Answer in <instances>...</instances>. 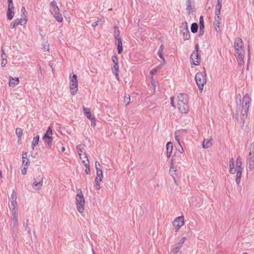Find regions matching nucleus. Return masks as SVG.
Listing matches in <instances>:
<instances>
[{
  "label": "nucleus",
  "mask_w": 254,
  "mask_h": 254,
  "mask_svg": "<svg viewBox=\"0 0 254 254\" xmlns=\"http://www.w3.org/2000/svg\"><path fill=\"white\" fill-rule=\"evenodd\" d=\"M43 184V177L39 175L34 179V182L32 184V188L36 190H41Z\"/></svg>",
  "instance_id": "6"
},
{
  "label": "nucleus",
  "mask_w": 254,
  "mask_h": 254,
  "mask_svg": "<svg viewBox=\"0 0 254 254\" xmlns=\"http://www.w3.org/2000/svg\"><path fill=\"white\" fill-rule=\"evenodd\" d=\"M204 28H199V34H198L199 37H200L203 35L204 32Z\"/></svg>",
  "instance_id": "63"
},
{
  "label": "nucleus",
  "mask_w": 254,
  "mask_h": 254,
  "mask_svg": "<svg viewBox=\"0 0 254 254\" xmlns=\"http://www.w3.org/2000/svg\"><path fill=\"white\" fill-rule=\"evenodd\" d=\"M157 55L159 56V57L164 61V63H166L165 58H164L163 56V52H159L158 51L157 52Z\"/></svg>",
  "instance_id": "52"
},
{
  "label": "nucleus",
  "mask_w": 254,
  "mask_h": 254,
  "mask_svg": "<svg viewBox=\"0 0 254 254\" xmlns=\"http://www.w3.org/2000/svg\"><path fill=\"white\" fill-rule=\"evenodd\" d=\"M243 109L242 110V118L241 119L243 121V125L245 123V121L247 118L248 112L249 110V107H247L245 108V107H242Z\"/></svg>",
  "instance_id": "18"
},
{
  "label": "nucleus",
  "mask_w": 254,
  "mask_h": 254,
  "mask_svg": "<svg viewBox=\"0 0 254 254\" xmlns=\"http://www.w3.org/2000/svg\"><path fill=\"white\" fill-rule=\"evenodd\" d=\"M21 15L23 18H25L27 14V11H26L25 8L23 6L21 9Z\"/></svg>",
  "instance_id": "45"
},
{
  "label": "nucleus",
  "mask_w": 254,
  "mask_h": 254,
  "mask_svg": "<svg viewBox=\"0 0 254 254\" xmlns=\"http://www.w3.org/2000/svg\"><path fill=\"white\" fill-rule=\"evenodd\" d=\"M42 46L44 51H48L49 50V44L47 42L42 44Z\"/></svg>",
  "instance_id": "51"
},
{
  "label": "nucleus",
  "mask_w": 254,
  "mask_h": 254,
  "mask_svg": "<svg viewBox=\"0 0 254 254\" xmlns=\"http://www.w3.org/2000/svg\"><path fill=\"white\" fill-rule=\"evenodd\" d=\"M236 178H241L242 170H236Z\"/></svg>",
  "instance_id": "59"
},
{
  "label": "nucleus",
  "mask_w": 254,
  "mask_h": 254,
  "mask_svg": "<svg viewBox=\"0 0 254 254\" xmlns=\"http://www.w3.org/2000/svg\"><path fill=\"white\" fill-rule=\"evenodd\" d=\"M235 56L237 57H244V49H235Z\"/></svg>",
  "instance_id": "26"
},
{
  "label": "nucleus",
  "mask_w": 254,
  "mask_h": 254,
  "mask_svg": "<svg viewBox=\"0 0 254 254\" xmlns=\"http://www.w3.org/2000/svg\"><path fill=\"white\" fill-rule=\"evenodd\" d=\"M221 8H222V6H219V5H216L215 10V15H220Z\"/></svg>",
  "instance_id": "37"
},
{
  "label": "nucleus",
  "mask_w": 254,
  "mask_h": 254,
  "mask_svg": "<svg viewBox=\"0 0 254 254\" xmlns=\"http://www.w3.org/2000/svg\"><path fill=\"white\" fill-rule=\"evenodd\" d=\"M12 218H18V212H17L16 207H12Z\"/></svg>",
  "instance_id": "35"
},
{
  "label": "nucleus",
  "mask_w": 254,
  "mask_h": 254,
  "mask_svg": "<svg viewBox=\"0 0 254 254\" xmlns=\"http://www.w3.org/2000/svg\"><path fill=\"white\" fill-rule=\"evenodd\" d=\"M169 172L171 176L175 179L177 175V169L174 165H170Z\"/></svg>",
  "instance_id": "23"
},
{
  "label": "nucleus",
  "mask_w": 254,
  "mask_h": 254,
  "mask_svg": "<svg viewBox=\"0 0 254 254\" xmlns=\"http://www.w3.org/2000/svg\"><path fill=\"white\" fill-rule=\"evenodd\" d=\"M83 112L85 115L88 119H90V118L92 117L89 109L83 107Z\"/></svg>",
  "instance_id": "31"
},
{
  "label": "nucleus",
  "mask_w": 254,
  "mask_h": 254,
  "mask_svg": "<svg viewBox=\"0 0 254 254\" xmlns=\"http://www.w3.org/2000/svg\"><path fill=\"white\" fill-rule=\"evenodd\" d=\"M43 141L46 143L48 148H50L52 146V142L53 140L52 135L44 134L42 137Z\"/></svg>",
  "instance_id": "10"
},
{
  "label": "nucleus",
  "mask_w": 254,
  "mask_h": 254,
  "mask_svg": "<svg viewBox=\"0 0 254 254\" xmlns=\"http://www.w3.org/2000/svg\"><path fill=\"white\" fill-rule=\"evenodd\" d=\"M91 121V126L92 127H94L95 126L96 124V120H95V119L94 118V117H92L91 118H90V119H89Z\"/></svg>",
  "instance_id": "56"
},
{
  "label": "nucleus",
  "mask_w": 254,
  "mask_h": 254,
  "mask_svg": "<svg viewBox=\"0 0 254 254\" xmlns=\"http://www.w3.org/2000/svg\"><path fill=\"white\" fill-rule=\"evenodd\" d=\"M117 50L118 54H121L123 52V49L122 39H119L117 40Z\"/></svg>",
  "instance_id": "22"
},
{
  "label": "nucleus",
  "mask_w": 254,
  "mask_h": 254,
  "mask_svg": "<svg viewBox=\"0 0 254 254\" xmlns=\"http://www.w3.org/2000/svg\"><path fill=\"white\" fill-rule=\"evenodd\" d=\"M166 154L168 158L170 157L172 150H173V143L171 142H168L166 144Z\"/></svg>",
  "instance_id": "17"
},
{
  "label": "nucleus",
  "mask_w": 254,
  "mask_h": 254,
  "mask_svg": "<svg viewBox=\"0 0 254 254\" xmlns=\"http://www.w3.org/2000/svg\"><path fill=\"white\" fill-rule=\"evenodd\" d=\"M178 107L182 114H187L189 111V96L187 94L180 93L177 96Z\"/></svg>",
  "instance_id": "1"
},
{
  "label": "nucleus",
  "mask_w": 254,
  "mask_h": 254,
  "mask_svg": "<svg viewBox=\"0 0 254 254\" xmlns=\"http://www.w3.org/2000/svg\"><path fill=\"white\" fill-rule=\"evenodd\" d=\"M254 168V163L249 162L247 171H252Z\"/></svg>",
  "instance_id": "48"
},
{
  "label": "nucleus",
  "mask_w": 254,
  "mask_h": 254,
  "mask_svg": "<svg viewBox=\"0 0 254 254\" xmlns=\"http://www.w3.org/2000/svg\"><path fill=\"white\" fill-rule=\"evenodd\" d=\"M236 58L237 59L238 64L239 66H242L244 64V57H237Z\"/></svg>",
  "instance_id": "38"
},
{
  "label": "nucleus",
  "mask_w": 254,
  "mask_h": 254,
  "mask_svg": "<svg viewBox=\"0 0 254 254\" xmlns=\"http://www.w3.org/2000/svg\"><path fill=\"white\" fill-rule=\"evenodd\" d=\"M15 133L19 139H20L22 135V130L21 128L17 127L16 128Z\"/></svg>",
  "instance_id": "36"
},
{
  "label": "nucleus",
  "mask_w": 254,
  "mask_h": 254,
  "mask_svg": "<svg viewBox=\"0 0 254 254\" xmlns=\"http://www.w3.org/2000/svg\"><path fill=\"white\" fill-rule=\"evenodd\" d=\"M182 247V246L179 245L178 244L177 246L173 250V253L174 254H177L179 252Z\"/></svg>",
  "instance_id": "43"
},
{
  "label": "nucleus",
  "mask_w": 254,
  "mask_h": 254,
  "mask_svg": "<svg viewBox=\"0 0 254 254\" xmlns=\"http://www.w3.org/2000/svg\"><path fill=\"white\" fill-rule=\"evenodd\" d=\"M199 28H204L203 17L202 15H201L199 17Z\"/></svg>",
  "instance_id": "41"
},
{
  "label": "nucleus",
  "mask_w": 254,
  "mask_h": 254,
  "mask_svg": "<svg viewBox=\"0 0 254 254\" xmlns=\"http://www.w3.org/2000/svg\"><path fill=\"white\" fill-rule=\"evenodd\" d=\"M95 168L97 174L96 177H99V181H102L103 178V172L100 164L97 161L95 162Z\"/></svg>",
  "instance_id": "9"
},
{
  "label": "nucleus",
  "mask_w": 254,
  "mask_h": 254,
  "mask_svg": "<svg viewBox=\"0 0 254 254\" xmlns=\"http://www.w3.org/2000/svg\"><path fill=\"white\" fill-rule=\"evenodd\" d=\"M51 6L52 7V9L51 10V11H55L56 10L58 11L59 9H60L59 7L58 6L57 2H56V1L55 0H53L51 2Z\"/></svg>",
  "instance_id": "33"
},
{
  "label": "nucleus",
  "mask_w": 254,
  "mask_h": 254,
  "mask_svg": "<svg viewBox=\"0 0 254 254\" xmlns=\"http://www.w3.org/2000/svg\"><path fill=\"white\" fill-rule=\"evenodd\" d=\"M19 82V78L18 77L13 78L12 77H9V86L10 87H14Z\"/></svg>",
  "instance_id": "16"
},
{
  "label": "nucleus",
  "mask_w": 254,
  "mask_h": 254,
  "mask_svg": "<svg viewBox=\"0 0 254 254\" xmlns=\"http://www.w3.org/2000/svg\"><path fill=\"white\" fill-rule=\"evenodd\" d=\"M85 146V145L84 144H79L78 145L76 146V149L77 150V152L78 153V155H79L80 156V158L81 159H82V158L83 157V153H84L82 150V149Z\"/></svg>",
  "instance_id": "20"
},
{
  "label": "nucleus",
  "mask_w": 254,
  "mask_h": 254,
  "mask_svg": "<svg viewBox=\"0 0 254 254\" xmlns=\"http://www.w3.org/2000/svg\"><path fill=\"white\" fill-rule=\"evenodd\" d=\"M250 97L248 94H246L243 98V104L242 107H245L247 108V107L249 108Z\"/></svg>",
  "instance_id": "14"
},
{
  "label": "nucleus",
  "mask_w": 254,
  "mask_h": 254,
  "mask_svg": "<svg viewBox=\"0 0 254 254\" xmlns=\"http://www.w3.org/2000/svg\"><path fill=\"white\" fill-rule=\"evenodd\" d=\"M199 45L196 44L195 46V50L193 51L190 55V59L192 61V64L194 65H199V62L198 61L200 59V57L198 54Z\"/></svg>",
  "instance_id": "5"
},
{
  "label": "nucleus",
  "mask_w": 254,
  "mask_h": 254,
  "mask_svg": "<svg viewBox=\"0 0 254 254\" xmlns=\"http://www.w3.org/2000/svg\"><path fill=\"white\" fill-rule=\"evenodd\" d=\"M6 58H7V56H6V55L5 54L4 50H1V60H6Z\"/></svg>",
  "instance_id": "60"
},
{
  "label": "nucleus",
  "mask_w": 254,
  "mask_h": 254,
  "mask_svg": "<svg viewBox=\"0 0 254 254\" xmlns=\"http://www.w3.org/2000/svg\"><path fill=\"white\" fill-rule=\"evenodd\" d=\"M13 226L12 227H17L18 218H12Z\"/></svg>",
  "instance_id": "55"
},
{
  "label": "nucleus",
  "mask_w": 254,
  "mask_h": 254,
  "mask_svg": "<svg viewBox=\"0 0 254 254\" xmlns=\"http://www.w3.org/2000/svg\"><path fill=\"white\" fill-rule=\"evenodd\" d=\"M15 12L13 9H7L6 16L8 20H11L14 17Z\"/></svg>",
  "instance_id": "24"
},
{
  "label": "nucleus",
  "mask_w": 254,
  "mask_h": 254,
  "mask_svg": "<svg viewBox=\"0 0 254 254\" xmlns=\"http://www.w3.org/2000/svg\"><path fill=\"white\" fill-rule=\"evenodd\" d=\"M40 136L39 135H37L33 138V141L32 142L31 147L33 150L36 146V145L38 144L39 141Z\"/></svg>",
  "instance_id": "27"
},
{
  "label": "nucleus",
  "mask_w": 254,
  "mask_h": 254,
  "mask_svg": "<svg viewBox=\"0 0 254 254\" xmlns=\"http://www.w3.org/2000/svg\"><path fill=\"white\" fill-rule=\"evenodd\" d=\"M221 23H222V18H221L220 15H215L213 25L215 27L216 31H217V28H219L220 27Z\"/></svg>",
  "instance_id": "13"
},
{
  "label": "nucleus",
  "mask_w": 254,
  "mask_h": 254,
  "mask_svg": "<svg viewBox=\"0 0 254 254\" xmlns=\"http://www.w3.org/2000/svg\"><path fill=\"white\" fill-rule=\"evenodd\" d=\"M187 238L184 237H183L180 241L179 243H178L179 245H181L182 246V245L185 243V242L186 241Z\"/></svg>",
  "instance_id": "62"
},
{
  "label": "nucleus",
  "mask_w": 254,
  "mask_h": 254,
  "mask_svg": "<svg viewBox=\"0 0 254 254\" xmlns=\"http://www.w3.org/2000/svg\"><path fill=\"white\" fill-rule=\"evenodd\" d=\"M195 82L200 91L203 90L204 84L206 83V74L204 68V71L197 72L195 76Z\"/></svg>",
  "instance_id": "2"
},
{
  "label": "nucleus",
  "mask_w": 254,
  "mask_h": 254,
  "mask_svg": "<svg viewBox=\"0 0 254 254\" xmlns=\"http://www.w3.org/2000/svg\"><path fill=\"white\" fill-rule=\"evenodd\" d=\"M45 134H47V135H52V129L51 127H49L47 130V131L46 132V133H45Z\"/></svg>",
  "instance_id": "58"
},
{
  "label": "nucleus",
  "mask_w": 254,
  "mask_h": 254,
  "mask_svg": "<svg viewBox=\"0 0 254 254\" xmlns=\"http://www.w3.org/2000/svg\"><path fill=\"white\" fill-rule=\"evenodd\" d=\"M184 224V216H180L176 218L175 220L173 222V227L175 228L176 232Z\"/></svg>",
  "instance_id": "7"
},
{
  "label": "nucleus",
  "mask_w": 254,
  "mask_h": 254,
  "mask_svg": "<svg viewBox=\"0 0 254 254\" xmlns=\"http://www.w3.org/2000/svg\"><path fill=\"white\" fill-rule=\"evenodd\" d=\"M241 102V95L240 94H239L237 95V99L236 101V103L237 105V106L239 107V108L240 107Z\"/></svg>",
  "instance_id": "50"
},
{
  "label": "nucleus",
  "mask_w": 254,
  "mask_h": 254,
  "mask_svg": "<svg viewBox=\"0 0 254 254\" xmlns=\"http://www.w3.org/2000/svg\"><path fill=\"white\" fill-rule=\"evenodd\" d=\"M51 13L58 22H62L63 21V18L62 14L60 13V9L58 11H51Z\"/></svg>",
  "instance_id": "15"
},
{
  "label": "nucleus",
  "mask_w": 254,
  "mask_h": 254,
  "mask_svg": "<svg viewBox=\"0 0 254 254\" xmlns=\"http://www.w3.org/2000/svg\"><path fill=\"white\" fill-rule=\"evenodd\" d=\"M27 166L23 167L22 169L21 170V174L22 175H25L27 172Z\"/></svg>",
  "instance_id": "64"
},
{
  "label": "nucleus",
  "mask_w": 254,
  "mask_h": 254,
  "mask_svg": "<svg viewBox=\"0 0 254 254\" xmlns=\"http://www.w3.org/2000/svg\"><path fill=\"white\" fill-rule=\"evenodd\" d=\"M198 24L196 22L192 23L191 25L190 30L192 33H195L198 30Z\"/></svg>",
  "instance_id": "30"
},
{
  "label": "nucleus",
  "mask_w": 254,
  "mask_h": 254,
  "mask_svg": "<svg viewBox=\"0 0 254 254\" xmlns=\"http://www.w3.org/2000/svg\"><path fill=\"white\" fill-rule=\"evenodd\" d=\"M99 177H96V179H95V182H96V189L97 190H99L100 187V183H99V179H98Z\"/></svg>",
  "instance_id": "53"
},
{
  "label": "nucleus",
  "mask_w": 254,
  "mask_h": 254,
  "mask_svg": "<svg viewBox=\"0 0 254 254\" xmlns=\"http://www.w3.org/2000/svg\"><path fill=\"white\" fill-rule=\"evenodd\" d=\"M22 164L25 166H28L30 164V161L27 158V153H22Z\"/></svg>",
  "instance_id": "19"
},
{
  "label": "nucleus",
  "mask_w": 254,
  "mask_h": 254,
  "mask_svg": "<svg viewBox=\"0 0 254 254\" xmlns=\"http://www.w3.org/2000/svg\"><path fill=\"white\" fill-rule=\"evenodd\" d=\"M77 194L76 195V208L78 212L82 213L84 210L85 200L81 189L77 190Z\"/></svg>",
  "instance_id": "3"
},
{
  "label": "nucleus",
  "mask_w": 254,
  "mask_h": 254,
  "mask_svg": "<svg viewBox=\"0 0 254 254\" xmlns=\"http://www.w3.org/2000/svg\"><path fill=\"white\" fill-rule=\"evenodd\" d=\"M161 65L157 66L156 67H155V68H154L150 71V73L152 74H155V73H156L157 72V71L158 70H159L161 68Z\"/></svg>",
  "instance_id": "42"
},
{
  "label": "nucleus",
  "mask_w": 254,
  "mask_h": 254,
  "mask_svg": "<svg viewBox=\"0 0 254 254\" xmlns=\"http://www.w3.org/2000/svg\"><path fill=\"white\" fill-rule=\"evenodd\" d=\"M212 145V143L210 140L209 139H204L203 141L202 146L204 149H207L211 146Z\"/></svg>",
  "instance_id": "28"
},
{
  "label": "nucleus",
  "mask_w": 254,
  "mask_h": 254,
  "mask_svg": "<svg viewBox=\"0 0 254 254\" xmlns=\"http://www.w3.org/2000/svg\"><path fill=\"white\" fill-rule=\"evenodd\" d=\"M242 162L240 160V157H238L236 161V170H242L243 168L242 167Z\"/></svg>",
  "instance_id": "32"
},
{
  "label": "nucleus",
  "mask_w": 254,
  "mask_h": 254,
  "mask_svg": "<svg viewBox=\"0 0 254 254\" xmlns=\"http://www.w3.org/2000/svg\"><path fill=\"white\" fill-rule=\"evenodd\" d=\"M249 149H250L249 154H254V141L251 143Z\"/></svg>",
  "instance_id": "46"
},
{
  "label": "nucleus",
  "mask_w": 254,
  "mask_h": 254,
  "mask_svg": "<svg viewBox=\"0 0 254 254\" xmlns=\"http://www.w3.org/2000/svg\"><path fill=\"white\" fill-rule=\"evenodd\" d=\"M69 88L70 93L72 95H76L78 90V82L77 76L75 74H73L72 76L70 74Z\"/></svg>",
  "instance_id": "4"
},
{
  "label": "nucleus",
  "mask_w": 254,
  "mask_h": 254,
  "mask_svg": "<svg viewBox=\"0 0 254 254\" xmlns=\"http://www.w3.org/2000/svg\"><path fill=\"white\" fill-rule=\"evenodd\" d=\"M83 157L82 158V159H85V160H83L82 161V163L85 166V167H87V166H89V160L88 159V157H87V155L85 153H83Z\"/></svg>",
  "instance_id": "34"
},
{
  "label": "nucleus",
  "mask_w": 254,
  "mask_h": 254,
  "mask_svg": "<svg viewBox=\"0 0 254 254\" xmlns=\"http://www.w3.org/2000/svg\"><path fill=\"white\" fill-rule=\"evenodd\" d=\"M249 162L254 163V154H249Z\"/></svg>",
  "instance_id": "57"
},
{
  "label": "nucleus",
  "mask_w": 254,
  "mask_h": 254,
  "mask_svg": "<svg viewBox=\"0 0 254 254\" xmlns=\"http://www.w3.org/2000/svg\"><path fill=\"white\" fill-rule=\"evenodd\" d=\"M115 38L118 40V39H121L120 36V32L119 30H115L114 34Z\"/></svg>",
  "instance_id": "54"
},
{
  "label": "nucleus",
  "mask_w": 254,
  "mask_h": 254,
  "mask_svg": "<svg viewBox=\"0 0 254 254\" xmlns=\"http://www.w3.org/2000/svg\"><path fill=\"white\" fill-rule=\"evenodd\" d=\"M17 195L16 193L14 190L12 191V194H11L10 200L11 202V205L12 207H17Z\"/></svg>",
  "instance_id": "12"
},
{
  "label": "nucleus",
  "mask_w": 254,
  "mask_h": 254,
  "mask_svg": "<svg viewBox=\"0 0 254 254\" xmlns=\"http://www.w3.org/2000/svg\"><path fill=\"white\" fill-rule=\"evenodd\" d=\"M182 32L183 34V39L184 40H189L190 38V33L188 28L187 22L182 23Z\"/></svg>",
  "instance_id": "8"
},
{
  "label": "nucleus",
  "mask_w": 254,
  "mask_h": 254,
  "mask_svg": "<svg viewBox=\"0 0 254 254\" xmlns=\"http://www.w3.org/2000/svg\"><path fill=\"white\" fill-rule=\"evenodd\" d=\"M12 238L15 241L18 238V228L17 227H12Z\"/></svg>",
  "instance_id": "29"
},
{
  "label": "nucleus",
  "mask_w": 254,
  "mask_h": 254,
  "mask_svg": "<svg viewBox=\"0 0 254 254\" xmlns=\"http://www.w3.org/2000/svg\"><path fill=\"white\" fill-rule=\"evenodd\" d=\"M229 166H230V173L232 174H234V167H235V165H234V163H230L229 164Z\"/></svg>",
  "instance_id": "49"
},
{
  "label": "nucleus",
  "mask_w": 254,
  "mask_h": 254,
  "mask_svg": "<svg viewBox=\"0 0 254 254\" xmlns=\"http://www.w3.org/2000/svg\"><path fill=\"white\" fill-rule=\"evenodd\" d=\"M244 49V43L241 38L238 37L235 40L234 42V49Z\"/></svg>",
  "instance_id": "11"
},
{
  "label": "nucleus",
  "mask_w": 254,
  "mask_h": 254,
  "mask_svg": "<svg viewBox=\"0 0 254 254\" xmlns=\"http://www.w3.org/2000/svg\"><path fill=\"white\" fill-rule=\"evenodd\" d=\"M119 63H118L114 64L113 68H112L113 73L115 74V75L117 78H119Z\"/></svg>",
  "instance_id": "25"
},
{
  "label": "nucleus",
  "mask_w": 254,
  "mask_h": 254,
  "mask_svg": "<svg viewBox=\"0 0 254 254\" xmlns=\"http://www.w3.org/2000/svg\"><path fill=\"white\" fill-rule=\"evenodd\" d=\"M7 2H8L7 9L14 10V4L13 3L12 0H7Z\"/></svg>",
  "instance_id": "39"
},
{
  "label": "nucleus",
  "mask_w": 254,
  "mask_h": 254,
  "mask_svg": "<svg viewBox=\"0 0 254 254\" xmlns=\"http://www.w3.org/2000/svg\"><path fill=\"white\" fill-rule=\"evenodd\" d=\"M17 26L20 25L23 26L26 24L27 20L25 18H17L14 20Z\"/></svg>",
  "instance_id": "21"
},
{
  "label": "nucleus",
  "mask_w": 254,
  "mask_h": 254,
  "mask_svg": "<svg viewBox=\"0 0 254 254\" xmlns=\"http://www.w3.org/2000/svg\"><path fill=\"white\" fill-rule=\"evenodd\" d=\"M124 101V103L126 105H128L130 101V96L128 95V96H125Z\"/></svg>",
  "instance_id": "44"
},
{
  "label": "nucleus",
  "mask_w": 254,
  "mask_h": 254,
  "mask_svg": "<svg viewBox=\"0 0 254 254\" xmlns=\"http://www.w3.org/2000/svg\"><path fill=\"white\" fill-rule=\"evenodd\" d=\"M112 61L114 64L119 63L118 59L116 56V53H114V55L112 57Z\"/></svg>",
  "instance_id": "40"
},
{
  "label": "nucleus",
  "mask_w": 254,
  "mask_h": 254,
  "mask_svg": "<svg viewBox=\"0 0 254 254\" xmlns=\"http://www.w3.org/2000/svg\"><path fill=\"white\" fill-rule=\"evenodd\" d=\"M24 227H25V230L26 231H27L28 233H29V235H31L30 229L29 227V226H28V224H26L25 225V224H24Z\"/></svg>",
  "instance_id": "61"
},
{
  "label": "nucleus",
  "mask_w": 254,
  "mask_h": 254,
  "mask_svg": "<svg viewBox=\"0 0 254 254\" xmlns=\"http://www.w3.org/2000/svg\"><path fill=\"white\" fill-rule=\"evenodd\" d=\"M192 9L190 0H187V10L189 11V14H190V10Z\"/></svg>",
  "instance_id": "47"
}]
</instances>
